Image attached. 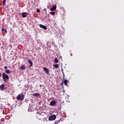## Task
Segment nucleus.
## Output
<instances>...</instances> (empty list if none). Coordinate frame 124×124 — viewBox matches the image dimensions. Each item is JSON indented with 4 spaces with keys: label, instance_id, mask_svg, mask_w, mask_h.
Here are the masks:
<instances>
[{
    "label": "nucleus",
    "instance_id": "b1692460",
    "mask_svg": "<svg viewBox=\"0 0 124 124\" xmlns=\"http://www.w3.org/2000/svg\"><path fill=\"white\" fill-rule=\"evenodd\" d=\"M70 56H71V57H72V56H73V54L70 53Z\"/></svg>",
    "mask_w": 124,
    "mask_h": 124
},
{
    "label": "nucleus",
    "instance_id": "6ab92c4d",
    "mask_svg": "<svg viewBox=\"0 0 124 124\" xmlns=\"http://www.w3.org/2000/svg\"><path fill=\"white\" fill-rule=\"evenodd\" d=\"M6 2V0H3V5L4 6L5 5V3Z\"/></svg>",
    "mask_w": 124,
    "mask_h": 124
},
{
    "label": "nucleus",
    "instance_id": "4be33fe9",
    "mask_svg": "<svg viewBox=\"0 0 124 124\" xmlns=\"http://www.w3.org/2000/svg\"><path fill=\"white\" fill-rule=\"evenodd\" d=\"M4 69H7V66H5L4 67Z\"/></svg>",
    "mask_w": 124,
    "mask_h": 124
},
{
    "label": "nucleus",
    "instance_id": "5701e85b",
    "mask_svg": "<svg viewBox=\"0 0 124 124\" xmlns=\"http://www.w3.org/2000/svg\"><path fill=\"white\" fill-rule=\"evenodd\" d=\"M63 84V81H62V83H61V85H62V87H63V86H62Z\"/></svg>",
    "mask_w": 124,
    "mask_h": 124
},
{
    "label": "nucleus",
    "instance_id": "6e6552de",
    "mask_svg": "<svg viewBox=\"0 0 124 124\" xmlns=\"http://www.w3.org/2000/svg\"><path fill=\"white\" fill-rule=\"evenodd\" d=\"M21 14H22V18H26V17H27L28 15V13H23Z\"/></svg>",
    "mask_w": 124,
    "mask_h": 124
},
{
    "label": "nucleus",
    "instance_id": "1a4fd4ad",
    "mask_svg": "<svg viewBox=\"0 0 124 124\" xmlns=\"http://www.w3.org/2000/svg\"><path fill=\"white\" fill-rule=\"evenodd\" d=\"M4 85L3 84H2L0 85V91H4Z\"/></svg>",
    "mask_w": 124,
    "mask_h": 124
},
{
    "label": "nucleus",
    "instance_id": "ddd939ff",
    "mask_svg": "<svg viewBox=\"0 0 124 124\" xmlns=\"http://www.w3.org/2000/svg\"><path fill=\"white\" fill-rule=\"evenodd\" d=\"M32 95L33 96H39V95H40V94L39 93H35L34 94H32Z\"/></svg>",
    "mask_w": 124,
    "mask_h": 124
},
{
    "label": "nucleus",
    "instance_id": "412c9836",
    "mask_svg": "<svg viewBox=\"0 0 124 124\" xmlns=\"http://www.w3.org/2000/svg\"><path fill=\"white\" fill-rule=\"evenodd\" d=\"M37 12H38V13H39V12H40V10L37 9Z\"/></svg>",
    "mask_w": 124,
    "mask_h": 124
},
{
    "label": "nucleus",
    "instance_id": "f8f14e48",
    "mask_svg": "<svg viewBox=\"0 0 124 124\" xmlns=\"http://www.w3.org/2000/svg\"><path fill=\"white\" fill-rule=\"evenodd\" d=\"M28 62L30 64V67L32 66V62H31V60H28Z\"/></svg>",
    "mask_w": 124,
    "mask_h": 124
},
{
    "label": "nucleus",
    "instance_id": "20e7f679",
    "mask_svg": "<svg viewBox=\"0 0 124 124\" xmlns=\"http://www.w3.org/2000/svg\"><path fill=\"white\" fill-rule=\"evenodd\" d=\"M57 105V102L55 100L51 101L50 102V106H55V105Z\"/></svg>",
    "mask_w": 124,
    "mask_h": 124
},
{
    "label": "nucleus",
    "instance_id": "39448f33",
    "mask_svg": "<svg viewBox=\"0 0 124 124\" xmlns=\"http://www.w3.org/2000/svg\"><path fill=\"white\" fill-rule=\"evenodd\" d=\"M43 69H44V71H45V72H46V74H49L50 71H49L47 68L44 67Z\"/></svg>",
    "mask_w": 124,
    "mask_h": 124
},
{
    "label": "nucleus",
    "instance_id": "aec40b11",
    "mask_svg": "<svg viewBox=\"0 0 124 124\" xmlns=\"http://www.w3.org/2000/svg\"><path fill=\"white\" fill-rule=\"evenodd\" d=\"M62 72V74H63V80H64V77H65L64 73H63V72Z\"/></svg>",
    "mask_w": 124,
    "mask_h": 124
},
{
    "label": "nucleus",
    "instance_id": "423d86ee",
    "mask_svg": "<svg viewBox=\"0 0 124 124\" xmlns=\"http://www.w3.org/2000/svg\"><path fill=\"white\" fill-rule=\"evenodd\" d=\"M63 82L64 83L65 86H66L67 87H68V85H67V83L69 82V81L67 79H64L63 81Z\"/></svg>",
    "mask_w": 124,
    "mask_h": 124
},
{
    "label": "nucleus",
    "instance_id": "a211bd4d",
    "mask_svg": "<svg viewBox=\"0 0 124 124\" xmlns=\"http://www.w3.org/2000/svg\"><path fill=\"white\" fill-rule=\"evenodd\" d=\"M2 31H5L6 33H7V31L6 29H4L3 28H2Z\"/></svg>",
    "mask_w": 124,
    "mask_h": 124
},
{
    "label": "nucleus",
    "instance_id": "9d476101",
    "mask_svg": "<svg viewBox=\"0 0 124 124\" xmlns=\"http://www.w3.org/2000/svg\"><path fill=\"white\" fill-rule=\"evenodd\" d=\"M56 9H57V6L54 5L51 8H50V11H54V10H56Z\"/></svg>",
    "mask_w": 124,
    "mask_h": 124
},
{
    "label": "nucleus",
    "instance_id": "f03ea898",
    "mask_svg": "<svg viewBox=\"0 0 124 124\" xmlns=\"http://www.w3.org/2000/svg\"><path fill=\"white\" fill-rule=\"evenodd\" d=\"M56 118H57V116H56L55 114H53L49 117L48 120L49 121H55V120H56Z\"/></svg>",
    "mask_w": 124,
    "mask_h": 124
},
{
    "label": "nucleus",
    "instance_id": "0eeeda50",
    "mask_svg": "<svg viewBox=\"0 0 124 124\" xmlns=\"http://www.w3.org/2000/svg\"><path fill=\"white\" fill-rule=\"evenodd\" d=\"M39 26L40 28H42V29H43L44 30H47V27L45 25H43L42 24H39Z\"/></svg>",
    "mask_w": 124,
    "mask_h": 124
},
{
    "label": "nucleus",
    "instance_id": "2eb2a0df",
    "mask_svg": "<svg viewBox=\"0 0 124 124\" xmlns=\"http://www.w3.org/2000/svg\"><path fill=\"white\" fill-rule=\"evenodd\" d=\"M53 66L55 68H59V64H53Z\"/></svg>",
    "mask_w": 124,
    "mask_h": 124
},
{
    "label": "nucleus",
    "instance_id": "dca6fc26",
    "mask_svg": "<svg viewBox=\"0 0 124 124\" xmlns=\"http://www.w3.org/2000/svg\"><path fill=\"white\" fill-rule=\"evenodd\" d=\"M55 62H56V63H58L59 62V61L58 60V58H55L54 59Z\"/></svg>",
    "mask_w": 124,
    "mask_h": 124
},
{
    "label": "nucleus",
    "instance_id": "f257e3e1",
    "mask_svg": "<svg viewBox=\"0 0 124 124\" xmlns=\"http://www.w3.org/2000/svg\"><path fill=\"white\" fill-rule=\"evenodd\" d=\"M2 79L4 82H6V80H9V77L5 73L2 74Z\"/></svg>",
    "mask_w": 124,
    "mask_h": 124
},
{
    "label": "nucleus",
    "instance_id": "7ed1b4c3",
    "mask_svg": "<svg viewBox=\"0 0 124 124\" xmlns=\"http://www.w3.org/2000/svg\"><path fill=\"white\" fill-rule=\"evenodd\" d=\"M25 96L24 95H18L17 97V100H24Z\"/></svg>",
    "mask_w": 124,
    "mask_h": 124
},
{
    "label": "nucleus",
    "instance_id": "4468645a",
    "mask_svg": "<svg viewBox=\"0 0 124 124\" xmlns=\"http://www.w3.org/2000/svg\"><path fill=\"white\" fill-rule=\"evenodd\" d=\"M5 73H7V74H10L11 72L10 70L7 69L5 70Z\"/></svg>",
    "mask_w": 124,
    "mask_h": 124
},
{
    "label": "nucleus",
    "instance_id": "f3484780",
    "mask_svg": "<svg viewBox=\"0 0 124 124\" xmlns=\"http://www.w3.org/2000/svg\"><path fill=\"white\" fill-rule=\"evenodd\" d=\"M49 14H50V15H52V16H54L55 14L54 12H50Z\"/></svg>",
    "mask_w": 124,
    "mask_h": 124
},
{
    "label": "nucleus",
    "instance_id": "9b49d317",
    "mask_svg": "<svg viewBox=\"0 0 124 124\" xmlns=\"http://www.w3.org/2000/svg\"><path fill=\"white\" fill-rule=\"evenodd\" d=\"M20 69L21 70H25V69H26V66L25 65H22L20 67Z\"/></svg>",
    "mask_w": 124,
    "mask_h": 124
}]
</instances>
